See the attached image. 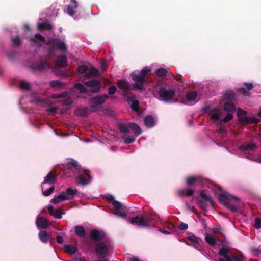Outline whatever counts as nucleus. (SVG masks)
<instances>
[{
  "label": "nucleus",
  "instance_id": "obj_4",
  "mask_svg": "<svg viewBox=\"0 0 261 261\" xmlns=\"http://www.w3.org/2000/svg\"><path fill=\"white\" fill-rule=\"evenodd\" d=\"M175 89L172 87H162L159 91L158 98L165 102H175L177 101L175 97Z\"/></svg>",
  "mask_w": 261,
  "mask_h": 261
},
{
  "label": "nucleus",
  "instance_id": "obj_47",
  "mask_svg": "<svg viewBox=\"0 0 261 261\" xmlns=\"http://www.w3.org/2000/svg\"><path fill=\"white\" fill-rule=\"evenodd\" d=\"M63 105L69 106L73 103V100L70 97H67L62 101Z\"/></svg>",
  "mask_w": 261,
  "mask_h": 261
},
{
  "label": "nucleus",
  "instance_id": "obj_39",
  "mask_svg": "<svg viewBox=\"0 0 261 261\" xmlns=\"http://www.w3.org/2000/svg\"><path fill=\"white\" fill-rule=\"evenodd\" d=\"M75 232L76 235L80 237H83L85 234V231L84 228L81 226H76L75 227Z\"/></svg>",
  "mask_w": 261,
  "mask_h": 261
},
{
  "label": "nucleus",
  "instance_id": "obj_41",
  "mask_svg": "<svg viewBox=\"0 0 261 261\" xmlns=\"http://www.w3.org/2000/svg\"><path fill=\"white\" fill-rule=\"evenodd\" d=\"M128 98H129L130 100L132 101V105L131 107L132 108L136 111H137L139 110V102L138 101L135 100V96L134 95V97L132 96V97H127Z\"/></svg>",
  "mask_w": 261,
  "mask_h": 261
},
{
  "label": "nucleus",
  "instance_id": "obj_40",
  "mask_svg": "<svg viewBox=\"0 0 261 261\" xmlns=\"http://www.w3.org/2000/svg\"><path fill=\"white\" fill-rule=\"evenodd\" d=\"M38 29L42 30H50L52 28L51 25L47 22L39 23L38 25Z\"/></svg>",
  "mask_w": 261,
  "mask_h": 261
},
{
  "label": "nucleus",
  "instance_id": "obj_49",
  "mask_svg": "<svg viewBox=\"0 0 261 261\" xmlns=\"http://www.w3.org/2000/svg\"><path fill=\"white\" fill-rule=\"evenodd\" d=\"M254 227L256 229H260L261 228V219L260 218H255Z\"/></svg>",
  "mask_w": 261,
  "mask_h": 261
},
{
  "label": "nucleus",
  "instance_id": "obj_26",
  "mask_svg": "<svg viewBox=\"0 0 261 261\" xmlns=\"http://www.w3.org/2000/svg\"><path fill=\"white\" fill-rule=\"evenodd\" d=\"M188 239L190 241H191L194 248L196 249L199 248L201 243V240L199 238L194 235H191L189 236L188 237Z\"/></svg>",
  "mask_w": 261,
  "mask_h": 261
},
{
  "label": "nucleus",
  "instance_id": "obj_33",
  "mask_svg": "<svg viewBox=\"0 0 261 261\" xmlns=\"http://www.w3.org/2000/svg\"><path fill=\"white\" fill-rule=\"evenodd\" d=\"M39 238L41 242L46 243L49 240V234L45 231H40L39 233Z\"/></svg>",
  "mask_w": 261,
  "mask_h": 261
},
{
  "label": "nucleus",
  "instance_id": "obj_55",
  "mask_svg": "<svg viewBox=\"0 0 261 261\" xmlns=\"http://www.w3.org/2000/svg\"><path fill=\"white\" fill-rule=\"evenodd\" d=\"M57 108L56 107H50L48 109V112L51 113H54L56 112Z\"/></svg>",
  "mask_w": 261,
  "mask_h": 261
},
{
  "label": "nucleus",
  "instance_id": "obj_28",
  "mask_svg": "<svg viewBox=\"0 0 261 261\" xmlns=\"http://www.w3.org/2000/svg\"><path fill=\"white\" fill-rule=\"evenodd\" d=\"M64 192V196L66 200L72 199L75 195L77 193V191L76 189H72L71 188H67L66 192Z\"/></svg>",
  "mask_w": 261,
  "mask_h": 261
},
{
  "label": "nucleus",
  "instance_id": "obj_31",
  "mask_svg": "<svg viewBox=\"0 0 261 261\" xmlns=\"http://www.w3.org/2000/svg\"><path fill=\"white\" fill-rule=\"evenodd\" d=\"M144 124L148 127H152L155 125V120L151 116H147L144 119Z\"/></svg>",
  "mask_w": 261,
  "mask_h": 261
},
{
  "label": "nucleus",
  "instance_id": "obj_43",
  "mask_svg": "<svg viewBox=\"0 0 261 261\" xmlns=\"http://www.w3.org/2000/svg\"><path fill=\"white\" fill-rule=\"evenodd\" d=\"M74 87L78 90L81 93H86L87 89L85 86L81 83H76L74 85Z\"/></svg>",
  "mask_w": 261,
  "mask_h": 261
},
{
  "label": "nucleus",
  "instance_id": "obj_3",
  "mask_svg": "<svg viewBox=\"0 0 261 261\" xmlns=\"http://www.w3.org/2000/svg\"><path fill=\"white\" fill-rule=\"evenodd\" d=\"M119 129L121 133L124 134L129 133L130 129H132L135 134V136H130L126 135L123 137L125 143L134 142L136 140V137L139 136L142 133L141 128L136 123H129L127 125L121 124L119 125Z\"/></svg>",
  "mask_w": 261,
  "mask_h": 261
},
{
  "label": "nucleus",
  "instance_id": "obj_7",
  "mask_svg": "<svg viewBox=\"0 0 261 261\" xmlns=\"http://www.w3.org/2000/svg\"><path fill=\"white\" fill-rule=\"evenodd\" d=\"M111 248L110 243L108 240L98 243L95 246V251L98 257L100 259H105L108 255Z\"/></svg>",
  "mask_w": 261,
  "mask_h": 261
},
{
  "label": "nucleus",
  "instance_id": "obj_44",
  "mask_svg": "<svg viewBox=\"0 0 261 261\" xmlns=\"http://www.w3.org/2000/svg\"><path fill=\"white\" fill-rule=\"evenodd\" d=\"M50 84L51 87L57 88L61 87L63 86V83L59 80H53L50 82Z\"/></svg>",
  "mask_w": 261,
  "mask_h": 261
},
{
  "label": "nucleus",
  "instance_id": "obj_2",
  "mask_svg": "<svg viewBox=\"0 0 261 261\" xmlns=\"http://www.w3.org/2000/svg\"><path fill=\"white\" fill-rule=\"evenodd\" d=\"M69 168L71 171L76 174L77 180L79 184L85 186L91 182V178L88 171L81 168L77 162L72 160L67 163L64 168Z\"/></svg>",
  "mask_w": 261,
  "mask_h": 261
},
{
  "label": "nucleus",
  "instance_id": "obj_21",
  "mask_svg": "<svg viewBox=\"0 0 261 261\" xmlns=\"http://www.w3.org/2000/svg\"><path fill=\"white\" fill-rule=\"evenodd\" d=\"M90 237L92 240L95 241H101L105 240V234L101 231L93 229L90 232Z\"/></svg>",
  "mask_w": 261,
  "mask_h": 261
},
{
  "label": "nucleus",
  "instance_id": "obj_13",
  "mask_svg": "<svg viewBox=\"0 0 261 261\" xmlns=\"http://www.w3.org/2000/svg\"><path fill=\"white\" fill-rule=\"evenodd\" d=\"M48 42L53 45V49H59L62 52L67 51V47L63 40L57 38H50Z\"/></svg>",
  "mask_w": 261,
  "mask_h": 261
},
{
  "label": "nucleus",
  "instance_id": "obj_48",
  "mask_svg": "<svg viewBox=\"0 0 261 261\" xmlns=\"http://www.w3.org/2000/svg\"><path fill=\"white\" fill-rule=\"evenodd\" d=\"M68 94V92H64L61 94H54L52 95V97L54 98H58L60 97H65Z\"/></svg>",
  "mask_w": 261,
  "mask_h": 261
},
{
  "label": "nucleus",
  "instance_id": "obj_27",
  "mask_svg": "<svg viewBox=\"0 0 261 261\" xmlns=\"http://www.w3.org/2000/svg\"><path fill=\"white\" fill-rule=\"evenodd\" d=\"M99 71L98 70L91 66L90 67L88 68V70L86 74H85V76L87 78H90L92 77H94L98 75Z\"/></svg>",
  "mask_w": 261,
  "mask_h": 261
},
{
  "label": "nucleus",
  "instance_id": "obj_45",
  "mask_svg": "<svg viewBox=\"0 0 261 261\" xmlns=\"http://www.w3.org/2000/svg\"><path fill=\"white\" fill-rule=\"evenodd\" d=\"M19 87L22 90H28L30 87V85L25 81H21L19 83Z\"/></svg>",
  "mask_w": 261,
  "mask_h": 261
},
{
  "label": "nucleus",
  "instance_id": "obj_46",
  "mask_svg": "<svg viewBox=\"0 0 261 261\" xmlns=\"http://www.w3.org/2000/svg\"><path fill=\"white\" fill-rule=\"evenodd\" d=\"M88 67L85 65L80 66L77 67V72L80 74H86Z\"/></svg>",
  "mask_w": 261,
  "mask_h": 261
},
{
  "label": "nucleus",
  "instance_id": "obj_56",
  "mask_svg": "<svg viewBox=\"0 0 261 261\" xmlns=\"http://www.w3.org/2000/svg\"><path fill=\"white\" fill-rule=\"evenodd\" d=\"M56 240H57V242L58 243L61 244L63 242V239L62 237H61L60 236H57Z\"/></svg>",
  "mask_w": 261,
  "mask_h": 261
},
{
  "label": "nucleus",
  "instance_id": "obj_54",
  "mask_svg": "<svg viewBox=\"0 0 261 261\" xmlns=\"http://www.w3.org/2000/svg\"><path fill=\"white\" fill-rule=\"evenodd\" d=\"M101 66L102 70L105 71L106 70L108 67V64L107 61H103L101 63Z\"/></svg>",
  "mask_w": 261,
  "mask_h": 261
},
{
  "label": "nucleus",
  "instance_id": "obj_51",
  "mask_svg": "<svg viewBox=\"0 0 261 261\" xmlns=\"http://www.w3.org/2000/svg\"><path fill=\"white\" fill-rule=\"evenodd\" d=\"M225 205L227 206L231 211H235L237 209L236 205L231 204V201H229L228 204H226Z\"/></svg>",
  "mask_w": 261,
  "mask_h": 261
},
{
  "label": "nucleus",
  "instance_id": "obj_20",
  "mask_svg": "<svg viewBox=\"0 0 261 261\" xmlns=\"http://www.w3.org/2000/svg\"><path fill=\"white\" fill-rule=\"evenodd\" d=\"M186 104L193 105L198 101L197 93L195 91L188 93L186 95Z\"/></svg>",
  "mask_w": 261,
  "mask_h": 261
},
{
  "label": "nucleus",
  "instance_id": "obj_16",
  "mask_svg": "<svg viewBox=\"0 0 261 261\" xmlns=\"http://www.w3.org/2000/svg\"><path fill=\"white\" fill-rule=\"evenodd\" d=\"M85 85L90 87V91L93 93H97L100 90L101 84L100 82L96 79H93L85 82Z\"/></svg>",
  "mask_w": 261,
  "mask_h": 261
},
{
  "label": "nucleus",
  "instance_id": "obj_38",
  "mask_svg": "<svg viewBox=\"0 0 261 261\" xmlns=\"http://www.w3.org/2000/svg\"><path fill=\"white\" fill-rule=\"evenodd\" d=\"M169 69L168 68H159L157 69L155 73V74L159 77L164 76L166 75L169 72Z\"/></svg>",
  "mask_w": 261,
  "mask_h": 261
},
{
  "label": "nucleus",
  "instance_id": "obj_24",
  "mask_svg": "<svg viewBox=\"0 0 261 261\" xmlns=\"http://www.w3.org/2000/svg\"><path fill=\"white\" fill-rule=\"evenodd\" d=\"M36 224L38 229H46L48 226L46 220L40 216L37 217Z\"/></svg>",
  "mask_w": 261,
  "mask_h": 261
},
{
  "label": "nucleus",
  "instance_id": "obj_35",
  "mask_svg": "<svg viewBox=\"0 0 261 261\" xmlns=\"http://www.w3.org/2000/svg\"><path fill=\"white\" fill-rule=\"evenodd\" d=\"M44 185H45L42 184L41 186L42 194L45 196H48L50 195L53 192V191L55 190V187L52 186V187L48 188L47 190H44L43 189L44 188Z\"/></svg>",
  "mask_w": 261,
  "mask_h": 261
},
{
  "label": "nucleus",
  "instance_id": "obj_1",
  "mask_svg": "<svg viewBox=\"0 0 261 261\" xmlns=\"http://www.w3.org/2000/svg\"><path fill=\"white\" fill-rule=\"evenodd\" d=\"M224 106L225 111L227 112V115L224 118H221L224 111L221 108L211 109L210 106H207L203 109V111L205 113H207L210 119L215 122H227L232 119L233 116L231 113L234 112L236 108L233 104L228 102H225Z\"/></svg>",
  "mask_w": 261,
  "mask_h": 261
},
{
  "label": "nucleus",
  "instance_id": "obj_37",
  "mask_svg": "<svg viewBox=\"0 0 261 261\" xmlns=\"http://www.w3.org/2000/svg\"><path fill=\"white\" fill-rule=\"evenodd\" d=\"M194 193V191L192 189H188V190H183V189H179L178 190V194L180 196H183V195H186L188 196H190L193 195Z\"/></svg>",
  "mask_w": 261,
  "mask_h": 261
},
{
  "label": "nucleus",
  "instance_id": "obj_50",
  "mask_svg": "<svg viewBox=\"0 0 261 261\" xmlns=\"http://www.w3.org/2000/svg\"><path fill=\"white\" fill-rule=\"evenodd\" d=\"M12 43L14 45H19L21 43L20 38L18 37H16L15 38H13Z\"/></svg>",
  "mask_w": 261,
  "mask_h": 261
},
{
  "label": "nucleus",
  "instance_id": "obj_42",
  "mask_svg": "<svg viewBox=\"0 0 261 261\" xmlns=\"http://www.w3.org/2000/svg\"><path fill=\"white\" fill-rule=\"evenodd\" d=\"M235 94L232 92L226 93L224 95V99L228 101H232L235 98Z\"/></svg>",
  "mask_w": 261,
  "mask_h": 261
},
{
  "label": "nucleus",
  "instance_id": "obj_64",
  "mask_svg": "<svg viewBox=\"0 0 261 261\" xmlns=\"http://www.w3.org/2000/svg\"><path fill=\"white\" fill-rule=\"evenodd\" d=\"M45 68V66H43L42 67H41V68Z\"/></svg>",
  "mask_w": 261,
  "mask_h": 261
},
{
  "label": "nucleus",
  "instance_id": "obj_59",
  "mask_svg": "<svg viewBox=\"0 0 261 261\" xmlns=\"http://www.w3.org/2000/svg\"><path fill=\"white\" fill-rule=\"evenodd\" d=\"M36 101H37V102H38V103H42V102H43V101L42 100H41V99H36Z\"/></svg>",
  "mask_w": 261,
  "mask_h": 261
},
{
  "label": "nucleus",
  "instance_id": "obj_10",
  "mask_svg": "<svg viewBox=\"0 0 261 261\" xmlns=\"http://www.w3.org/2000/svg\"><path fill=\"white\" fill-rule=\"evenodd\" d=\"M152 221L151 218L144 216H136L130 220V223L137 225L140 227H148L149 224L152 222Z\"/></svg>",
  "mask_w": 261,
  "mask_h": 261
},
{
  "label": "nucleus",
  "instance_id": "obj_25",
  "mask_svg": "<svg viewBox=\"0 0 261 261\" xmlns=\"http://www.w3.org/2000/svg\"><path fill=\"white\" fill-rule=\"evenodd\" d=\"M91 111V108L89 109L87 107H84L83 108H78L75 110L74 113L76 116L85 117L87 116Z\"/></svg>",
  "mask_w": 261,
  "mask_h": 261
},
{
  "label": "nucleus",
  "instance_id": "obj_18",
  "mask_svg": "<svg viewBox=\"0 0 261 261\" xmlns=\"http://www.w3.org/2000/svg\"><path fill=\"white\" fill-rule=\"evenodd\" d=\"M199 195L200 196L197 198V201L201 207H204L206 206L205 202L203 201H210L211 202L212 201V197L206 195L204 191H201Z\"/></svg>",
  "mask_w": 261,
  "mask_h": 261
},
{
  "label": "nucleus",
  "instance_id": "obj_58",
  "mask_svg": "<svg viewBox=\"0 0 261 261\" xmlns=\"http://www.w3.org/2000/svg\"><path fill=\"white\" fill-rule=\"evenodd\" d=\"M130 261H140L138 257H133L130 258Z\"/></svg>",
  "mask_w": 261,
  "mask_h": 261
},
{
  "label": "nucleus",
  "instance_id": "obj_11",
  "mask_svg": "<svg viewBox=\"0 0 261 261\" xmlns=\"http://www.w3.org/2000/svg\"><path fill=\"white\" fill-rule=\"evenodd\" d=\"M256 148L253 142L245 143L239 147V150L243 153V155L248 159H252V155L250 153Z\"/></svg>",
  "mask_w": 261,
  "mask_h": 261
},
{
  "label": "nucleus",
  "instance_id": "obj_57",
  "mask_svg": "<svg viewBox=\"0 0 261 261\" xmlns=\"http://www.w3.org/2000/svg\"><path fill=\"white\" fill-rule=\"evenodd\" d=\"M245 85L248 90H251L253 88V85L252 83H246Z\"/></svg>",
  "mask_w": 261,
  "mask_h": 261
},
{
  "label": "nucleus",
  "instance_id": "obj_63",
  "mask_svg": "<svg viewBox=\"0 0 261 261\" xmlns=\"http://www.w3.org/2000/svg\"><path fill=\"white\" fill-rule=\"evenodd\" d=\"M100 261H108L107 259L100 260Z\"/></svg>",
  "mask_w": 261,
  "mask_h": 261
},
{
  "label": "nucleus",
  "instance_id": "obj_34",
  "mask_svg": "<svg viewBox=\"0 0 261 261\" xmlns=\"http://www.w3.org/2000/svg\"><path fill=\"white\" fill-rule=\"evenodd\" d=\"M67 62V57L65 55L59 56L57 60V65L59 67L64 66Z\"/></svg>",
  "mask_w": 261,
  "mask_h": 261
},
{
  "label": "nucleus",
  "instance_id": "obj_14",
  "mask_svg": "<svg viewBox=\"0 0 261 261\" xmlns=\"http://www.w3.org/2000/svg\"><path fill=\"white\" fill-rule=\"evenodd\" d=\"M118 87L123 91V95L125 97H134V95L129 92L130 89L129 83L124 80H119L117 82Z\"/></svg>",
  "mask_w": 261,
  "mask_h": 261
},
{
  "label": "nucleus",
  "instance_id": "obj_23",
  "mask_svg": "<svg viewBox=\"0 0 261 261\" xmlns=\"http://www.w3.org/2000/svg\"><path fill=\"white\" fill-rule=\"evenodd\" d=\"M203 179L199 176H190L186 179L188 185L203 184Z\"/></svg>",
  "mask_w": 261,
  "mask_h": 261
},
{
  "label": "nucleus",
  "instance_id": "obj_29",
  "mask_svg": "<svg viewBox=\"0 0 261 261\" xmlns=\"http://www.w3.org/2000/svg\"><path fill=\"white\" fill-rule=\"evenodd\" d=\"M56 181V177L55 174L49 172L45 178L44 182L42 184L45 185L46 184H53Z\"/></svg>",
  "mask_w": 261,
  "mask_h": 261
},
{
  "label": "nucleus",
  "instance_id": "obj_19",
  "mask_svg": "<svg viewBox=\"0 0 261 261\" xmlns=\"http://www.w3.org/2000/svg\"><path fill=\"white\" fill-rule=\"evenodd\" d=\"M49 214L56 219H60L62 215L65 214L64 210L61 208L54 209L52 205H49L48 207Z\"/></svg>",
  "mask_w": 261,
  "mask_h": 261
},
{
  "label": "nucleus",
  "instance_id": "obj_52",
  "mask_svg": "<svg viewBox=\"0 0 261 261\" xmlns=\"http://www.w3.org/2000/svg\"><path fill=\"white\" fill-rule=\"evenodd\" d=\"M188 227V225L184 223H181L178 226L179 229L181 230H186V229H187Z\"/></svg>",
  "mask_w": 261,
  "mask_h": 261
},
{
  "label": "nucleus",
  "instance_id": "obj_15",
  "mask_svg": "<svg viewBox=\"0 0 261 261\" xmlns=\"http://www.w3.org/2000/svg\"><path fill=\"white\" fill-rule=\"evenodd\" d=\"M217 188L219 191L221 192L219 196V200L224 205L228 204L229 201H231L232 199H237L235 197L232 196L227 193L222 192L221 188L219 186H217Z\"/></svg>",
  "mask_w": 261,
  "mask_h": 261
},
{
  "label": "nucleus",
  "instance_id": "obj_36",
  "mask_svg": "<svg viewBox=\"0 0 261 261\" xmlns=\"http://www.w3.org/2000/svg\"><path fill=\"white\" fill-rule=\"evenodd\" d=\"M64 248L66 252H67L71 255L74 254L76 250V248L74 246L70 245H64Z\"/></svg>",
  "mask_w": 261,
  "mask_h": 261
},
{
  "label": "nucleus",
  "instance_id": "obj_22",
  "mask_svg": "<svg viewBox=\"0 0 261 261\" xmlns=\"http://www.w3.org/2000/svg\"><path fill=\"white\" fill-rule=\"evenodd\" d=\"M33 44L36 46H41L43 44L47 43L43 36L39 34H36L34 38H31Z\"/></svg>",
  "mask_w": 261,
  "mask_h": 261
},
{
  "label": "nucleus",
  "instance_id": "obj_17",
  "mask_svg": "<svg viewBox=\"0 0 261 261\" xmlns=\"http://www.w3.org/2000/svg\"><path fill=\"white\" fill-rule=\"evenodd\" d=\"M64 2L69 3L67 5L66 12L70 16H73L77 7V2L75 0H64Z\"/></svg>",
  "mask_w": 261,
  "mask_h": 261
},
{
  "label": "nucleus",
  "instance_id": "obj_53",
  "mask_svg": "<svg viewBox=\"0 0 261 261\" xmlns=\"http://www.w3.org/2000/svg\"><path fill=\"white\" fill-rule=\"evenodd\" d=\"M116 88L115 86H111L109 88V94L110 95H113V94L115 93V92H116Z\"/></svg>",
  "mask_w": 261,
  "mask_h": 261
},
{
  "label": "nucleus",
  "instance_id": "obj_30",
  "mask_svg": "<svg viewBox=\"0 0 261 261\" xmlns=\"http://www.w3.org/2000/svg\"><path fill=\"white\" fill-rule=\"evenodd\" d=\"M205 239L208 244L211 245H214L216 244L217 242L219 241L218 237L214 236L210 234H205Z\"/></svg>",
  "mask_w": 261,
  "mask_h": 261
},
{
  "label": "nucleus",
  "instance_id": "obj_32",
  "mask_svg": "<svg viewBox=\"0 0 261 261\" xmlns=\"http://www.w3.org/2000/svg\"><path fill=\"white\" fill-rule=\"evenodd\" d=\"M64 197V192H62L60 194L55 196L51 200V202L54 204L60 203V202L66 200V198Z\"/></svg>",
  "mask_w": 261,
  "mask_h": 261
},
{
  "label": "nucleus",
  "instance_id": "obj_8",
  "mask_svg": "<svg viewBox=\"0 0 261 261\" xmlns=\"http://www.w3.org/2000/svg\"><path fill=\"white\" fill-rule=\"evenodd\" d=\"M219 254L220 256L224 257V258H220V261H244L243 257L233 255L229 252L227 248L224 247L220 249Z\"/></svg>",
  "mask_w": 261,
  "mask_h": 261
},
{
  "label": "nucleus",
  "instance_id": "obj_61",
  "mask_svg": "<svg viewBox=\"0 0 261 261\" xmlns=\"http://www.w3.org/2000/svg\"><path fill=\"white\" fill-rule=\"evenodd\" d=\"M24 27H25L27 29H29V25H28L25 24Z\"/></svg>",
  "mask_w": 261,
  "mask_h": 261
},
{
  "label": "nucleus",
  "instance_id": "obj_9",
  "mask_svg": "<svg viewBox=\"0 0 261 261\" xmlns=\"http://www.w3.org/2000/svg\"><path fill=\"white\" fill-rule=\"evenodd\" d=\"M237 115L238 117L239 122L243 124L246 125L250 123H256L259 121L257 119L254 117H247L246 116L247 112L240 108L237 109Z\"/></svg>",
  "mask_w": 261,
  "mask_h": 261
},
{
  "label": "nucleus",
  "instance_id": "obj_5",
  "mask_svg": "<svg viewBox=\"0 0 261 261\" xmlns=\"http://www.w3.org/2000/svg\"><path fill=\"white\" fill-rule=\"evenodd\" d=\"M150 71V69L146 67L142 69L139 74L132 73V77L134 81V86L136 89L143 91L144 89V82L146 75Z\"/></svg>",
  "mask_w": 261,
  "mask_h": 261
},
{
  "label": "nucleus",
  "instance_id": "obj_6",
  "mask_svg": "<svg viewBox=\"0 0 261 261\" xmlns=\"http://www.w3.org/2000/svg\"><path fill=\"white\" fill-rule=\"evenodd\" d=\"M107 198L111 201L112 204L114 207L115 211L113 212V214L120 218L127 220V211L125 206L120 202L115 200L112 195H109Z\"/></svg>",
  "mask_w": 261,
  "mask_h": 261
},
{
  "label": "nucleus",
  "instance_id": "obj_60",
  "mask_svg": "<svg viewBox=\"0 0 261 261\" xmlns=\"http://www.w3.org/2000/svg\"><path fill=\"white\" fill-rule=\"evenodd\" d=\"M162 232L163 233H165V234H169V232H167V231H166L163 230V231H162Z\"/></svg>",
  "mask_w": 261,
  "mask_h": 261
},
{
  "label": "nucleus",
  "instance_id": "obj_12",
  "mask_svg": "<svg viewBox=\"0 0 261 261\" xmlns=\"http://www.w3.org/2000/svg\"><path fill=\"white\" fill-rule=\"evenodd\" d=\"M108 98V96L105 94L103 95L97 96L92 98L91 101L93 105L91 107V111L95 112L100 105L104 103Z\"/></svg>",
  "mask_w": 261,
  "mask_h": 261
},
{
  "label": "nucleus",
  "instance_id": "obj_62",
  "mask_svg": "<svg viewBox=\"0 0 261 261\" xmlns=\"http://www.w3.org/2000/svg\"><path fill=\"white\" fill-rule=\"evenodd\" d=\"M64 172L65 174H67L68 173V172H67L66 170H65Z\"/></svg>",
  "mask_w": 261,
  "mask_h": 261
}]
</instances>
